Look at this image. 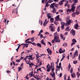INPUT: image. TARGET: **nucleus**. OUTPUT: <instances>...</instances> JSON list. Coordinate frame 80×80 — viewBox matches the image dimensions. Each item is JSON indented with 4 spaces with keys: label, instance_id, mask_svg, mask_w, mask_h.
Masks as SVG:
<instances>
[{
    "label": "nucleus",
    "instance_id": "56",
    "mask_svg": "<svg viewBox=\"0 0 80 80\" xmlns=\"http://www.w3.org/2000/svg\"><path fill=\"white\" fill-rule=\"evenodd\" d=\"M54 41L55 43H57V42H58V40L57 39H55Z\"/></svg>",
    "mask_w": 80,
    "mask_h": 80
},
{
    "label": "nucleus",
    "instance_id": "39",
    "mask_svg": "<svg viewBox=\"0 0 80 80\" xmlns=\"http://www.w3.org/2000/svg\"><path fill=\"white\" fill-rule=\"evenodd\" d=\"M64 80H67V79H66V77H67V75L66 74H64Z\"/></svg>",
    "mask_w": 80,
    "mask_h": 80
},
{
    "label": "nucleus",
    "instance_id": "46",
    "mask_svg": "<svg viewBox=\"0 0 80 80\" xmlns=\"http://www.w3.org/2000/svg\"><path fill=\"white\" fill-rule=\"evenodd\" d=\"M57 31L58 32H60V27H58L57 28Z\"/></svg>",
    "mask_w": 80,
    "mask_h": 80
},
{
    "label": "nucleus",
    "instance_id": "27",
    "mask_svg": "<svg viewBox=\"0 0 80 80\" xmlns=\"http://www.w3.org/2000/svg\"><path fill=\"white\" fill-rule=\"evenodd\" d=\"M61 24L62 25V26H64L65 25V23L64 22H61Z\"/></svg>",
    "mask_w": 80,
    "mask_h": 80
},
{
    "label": "nucleus",
    "instance_id": "62",
    "mask_svg": "<svg viewBox=\"0 0 80 80\" xmlns=\"http://www.w3.org/2000/svg\"><path fill=\"white\" fill-rule=\"evenodd\" d=\"M62 76V73H60L59 74V77H61Z\"/></svg>",
    "mask_w": 80,
    "mask_h": 80
},
{
    "label": "nucleus",
    "instance_id": "5",
    "mask_svg": "<svg viewBox=\"0 0 80 80\" xmlns=\"http://www.w3.org/2000/svg\"><path fill=\"white\" fill-rule=\"evenodd\" d=\"M72 43H71V46L72 47L73 45H75V43H77V40H76L75 39H73L72 40Z\"/></svg>",
    "mask_w": 80,
    "mask_h": 80
},
{
    "label": "nucleus",
    "instance_id": "51",
    "mask_svg": "<svg viewBox=\"0 0 80 80\" xmlns=\"http://www.w3.org/2000/svg\"><path fill=\"white\" fill-rule=\"evenodd\" d=\"M51 70H52V72H53L54 70V68H53H53H52Z\"/></svg>",
    "mask_w": 80,
    "mask_h": 80
},
{
    "label": "nucleus",
    "instance_id": "13",
    "mask_svg": "<svg viewBox=\"0 0 80 80\" xmlns=\"http://www.w3.org/2000/svg\"><path fill=\"white\" fill-rule=\"evenodd\" d=\"M48 21L47 22L46 21V22H44L43 23V25L44 27H45V26H46V25H47V24H48Z\"/></svg>",
    "mask_w": 80,
    "mask_h": 80
},
{
    "label": "nucleus",
    "instance_id": "25",
    "mask_svg": "<svg viewBox=\"0 0 80 80\" xmlns=\"http://www.w3.org/2000/svg\"><path fill=\"white\" fill-rule=\"evenodd\" d=\"M64 54H64V53L62 54L63 57L62 58H61L60 62H62V60H63L64 58H65V56H64Z\"/></svg>",
    "mask_w": 80,
    "mask_h": 80
},
{
    "label": "nucleus",
    "instance_id": "21",
    "mask_svg": "<svg viewBox=\"0 0 80 80\" xmlns=\"http://www.w3.org/2000/svg\"><path fill=\"white\" fill-rule=\"evenodd\" d=\"M29 75L30 77H33V71H32L31 72H30Z\"/></svg>",
    "mask_w": 80,
    "mask_h": 80
},
{
    "label": "nucleus",
    "instance_id": "36",
    "mask_svg": "<svg viewBox=\"0 0 80 80\" xmlns=\"http://www.w3.org/2000/svg\"><path fill=\"white\" fill-rule=\"evenodd\" d=\"M80 74L79 73V72H77V75L78 78H79V77H80Z\"/></svg>",
    "mask_w": 80,
    "mask_h": 80
},
{
    "label": "nucleus",
    "instance_id": "50",
    "mask_svg": "<svg viewBox=\"0 0 80 80\" xmlns=\"http://www.w3.org/2000/svg\"><path fill=\"white\" fill-rule=\"evenodd\" d=\"M24 45V44H21L20 46H19L18 47V48L17 49L19 50V48H20V47L21 45Z\"/></svg>",
    "mask_w": 80,
    "mask_h": 80
},
{
    "label": "nucleus",
    "instance_id": "6",
    "mask_svg": "<svg viewBox=\"0 0 80 80\" xmlns=\"http://www.w3.org/2000/svg\"><path fill=\"white\" fill-rule=\"evenodd\" d=\"M70 33L72 34V35L73 36H75V31H74V30L72 29L70 31Z\"/></svg>",
    "mask_w": 80,
    "mask_h": 80
},
{
    "label": "nucleus",
    "instance_id": "20",
    "mask_svg": "<svg viewBox=\"0 0 80 80\" xmlns=\"http://www.w3.org/2000/svg\"><path fill=\"white\" fill-rule=\"evenodd\" d=\"M28 57H29V58H28V60H32V58H33V57H32V56H28Z\"/></svg>",
    "mask_w": 80,
    "mask_h": 80
},
{
    "label": "nucleus",
    "instance_id": "49",
    "mask_svg": "<svg viewBox=\"0 0 80 80\" xmlns=\"http://www.w3.org/2000/svg\"><path fill=\"white\" fill-rule=\"evenodd\" d=\"M59 12H60L61 13H62L63 12L62 10V9H60L59 11Z\"/></svg>",
    "mask_w": 80,
    "mask_h": 80
},
{
    "label": "nucleus",
    "instance_id": "30",
    "mask_svg": "<svg viewBox=\"0 0 80 80\" xmlns=\"http://www.w3.org/2000/svg\"><path fill=\"white\" fill-rule=\"evenodd\" d=\"M30 40L32 42H33V41H35V39L33 38H30Z\"/></svg>",
    "mask_w": 80,
    "mask_h": 80
},
{
    "label": "nucleus",
    "instance_id": "17",
    "mask_svg": "<svg viewBox=\"0 0 80 80\" xmlns=\"http://www.w3.org/2000/svg\"><path fill=\"white\" fill-rule=\"evenodd\" d=\"M52 63L53 64V65H54V63H53V62H51V66L49 67V68H48L50 69H51L52 68Z\"/></svg>",
    "mask_w": 80,
    "mask_h": 80
},
{
    "label": "nucleus",
    "instance_id": "9",
    "mask_svg": "<svg viewBox=\"0 0 80 80\" xmlns=\"http://www.w3.org/2000/svg\"><path fill=\"white\" fill-rule=\"evenodd\" d=\"M72 1L73 3H74L72 4V6H74V5H76V4L75 3H78V0H73Z\"/></svg>",
    "mask_w": 80,
    "mask_h": 80
},
{
    "label": "nucleus",
    "instance_id": "28",
    "mask_svg": "<svg viewBox=\"0 0 80 80\" xmlns=\"http://www.w3.org/2000/svg\"><path fill=\"white\" fill-rule=\"evenodd\" d=\"M53 0H49L47 2H48V3H51L53 2Z\"/></svg>",
    "mask_w": 80,
    "mask_h": 80
},
{
    "label": "nucleus",
    "instance_id": "35",
    "mask_svg": "<svg viewBox=\"0 0 80 80\" xmlns=\"http://www.w3.org/2000/svg\"><path fill=\"white\" fill-rule=\"evenodd\" d=\"M76 15H78L79 14V13H80V12H78L77 11V10H76Z\"/></svg>",
    "mask_w": 80,
    "mask_h": 80
},
{
    "label": "nucleus",
    "instance_id": "31",
    "mask_svg": "<svg viewBox=\"0 0 80 80\" xmlns=\"http://www.w3.org/2000/svg\"><path fill=\"white\" fill-rule=\"evenodd\" d=\"M58 18H59V15H58V16H57L55 18V20H57V21H58V19H58Z\"/></svg>",
    "mask_w": 80,
    "mask_h": 80
},
{
    "label": "nucleus",
    "instance_id": "18",
    "mask_svg": "<svg viewBox=\"0 0 80 80\" xmlns=\"http://www.w3.org/2000/svg\"><path fill=\"white\" fill-rule=\"evenodd\" d=\"M64 46H65L64 47H67V43L66 42H64V44L62 45V46L64 47Z\"/></svg>",
    "mask_w": 80,
    "mask_h": 80
},
{
    "label": "nucleus",
    "instance_id": "43",
    "mask_svg": "<svg viewBox=\"0 0 80 80\" xmlns=\"http://www.w3.org/2000/svg\"><path fill=\"white\" fill-rule=\"evenodd\" d=\"M69 65L68 66V68L69 70L70 69V68H71V65H70V63L69 64Z\"/></svg>",
    "mask_w": 80,
    "mask_h": 80
},
{
    "label": "nucleus",
    "instance_id": "3",
    "mask_svg": "<svg viewBox=\"0 0 80 80\" xmlns=\"http://www.w3.org/2000/svg\"><path fill=\"white\" fill-rule=\"evenodd\" d=\"M73 23V21L71 20H69L68 21H67V22L65 24V26H69L70 25V23Z\"/></svg>",
    "mask_w": 80,
    "mask_h": 80
},
{
    "label": "nucleus",
    "instance_id": "60",
    "mask_svg": "<svg viewBox=\"0 0 80 80\" xmlns=\"http://www.w3.org/2000/svg\"><path fill=\"white\" fill-rule=\"evenodd\" d=\"M59 67H61V65H62V63L61 62H60L59 64Z\"/></svg>",
    "mask_w": 80,
    "mask_h": 80
},
{
    "label": "nucleus",
    "instance_id": "33",
    "mask_svg": "<svg viewBox=\"0 0 80 80\" xmlns=\"http://www.w3.org/2000/svg\"><path fill=\"white\" fill-rule=\"evenodd\" d=\"M36 45H37V46L38 47V46L41 48L42 47V46L40 45V44L39 43H38Z\"/></svg>",
    "mask_w": 80,
    "mask_h": 80
},
{
    "label": "nucleus",
    "instance_id": "38",
    "mask_svg": "<svg viewBox=\"0 0 80 80\" xmlns=\"http://www.w3.org/2000/svg\"><path fill=\"white\" fill-rule=\"evenodd\" d=\"M54 23L56 25H58V22H57L55 21L54 22Z\"/></svg>",
    "mask_w": 80,
    "mask_h": 80
},
{
    "label": "nucleus",
    "instance_id": "45",
    "mask_svg": "<svg viewBox=\"0 0 80 80\" xmlns=\"http://www.w3.org/2000/svg\"><path fill=\"white\" fill-rule=\"evenodd\" d=\"M66 19L67 21H68L69 20H70V18L69 17L67 18Z\"/></svg>",
    "mask_w": 80,
    "mask_h": 80
},
{
    "label": "nucleus",
    "instance_id": "22",
    "mask_svg": "<svg viewBox=\"0 0 80 80\" xmlns=\"http://www.w3.org/2000/svg\"><path fill=\"white\" fill-rule=\"evenodd\" d=\"M50 20L51 23H53V20H54V19L53 18H51L50 19Z\"/></svg>",
    "mask_w": 80,
    "mask_h": 80
},
{
    "label": "nucleus",
    "instance_id": "11",
    "mask_svg": "<svg viewBox=\"0 0 80 80\" xmlns=\"http://www.w3.org/2000/svg\"><path fill=\"white\" fill-rule=\"evenodd\" d=\"M65 0H62L59 2V5H63V2L65 1Z\"/></svg>",
    "mask_w": 80,
    "mask_h": 80
},
{
    "label": "nucleus",
    "instance_id": "4",
    "mask_svg": "<svg viewBox=\"0 0 80 80\" xmlns=\"http://www.w3.org/2000/svg\"><path fill=\"white\" fill-rule=\"evenodd\" d=\"M52 25H53V24H51V25L50 26V30L51 31L53 32L55 31V28Z\"/></svg>",
    "mask_w": 80,
    "mask_h": 80
},
{
    "label": "nucleus",
    "instance_id": "15",
    "mask_svg": "<svg viewBox=\"0 0 80 80\" xmlns=\"http://www.w3.org/2000/svg\"><path fill=\"white\" fill-rule=\"evenodd\" d=\"M74 55H76L77 57H78V51L77 50L75 51V52L74 53Z\"/></svg>",
    "mask_w": 80,
    "mask_h": 80
},
{
    "label": "nucleus",
    "instance_id": "14",
    "mask_svg": "<svg viewBox=\"0 0 80 80\" xmlns=\"http://www.w3.org/2000/svg\"><path fill=\"white\" fill-rule=\"evenodd\" d=\"M51 15V13H48L47 14V17H48V18H51V16H50Z\"/></svg>",
    "mask_w": 80,
    "mask_h": 80
},
{
    "label": "nucleus",
    "instance_id": "59",
    "mask_svg": "<svg viewBox=\"0 0 80 80\" xmlns=\"http://www.w3.org/2000/svg\"><path fill=\"white\" fill-rule=\"evenodd\" d=\"M50 69H49V68H48V69H47V72H50Z\"/></svg>",
    "mask_w": 80,
    "mask_h": 80
},
{
    "label": "nucleus",
    "instance_id": "2",
    "mask_svg": "<svg viewBox=\"0 0 80 80\" xmlns=\"http://www.w3.org/2000/svg\"><path fill=\"white\" fill-rule=\"evenodd\" d=\"M75 7L74 6H72V8L71 9H68L67 10V12H71L72 11V12H74L75 11Z\"/></svg>",
    "mask_w": 80,
    "mask_h": 80
},
{
    "label": "nucleus",
    "instance_id": "41",
    "mask_svg": "<svg viewBox=\"0 0 80 80\" xmlns=\"http://www.w3.org/2000/svg\"><path fill=\"white\" fill-rule=\"evenodd\" d=\"M18 69H19L18 70V72H20V70H21L22 69V68H21V67H19L18 68Z\"/></svg>",
    "mask_w": 80,
    "mask_h": 80
},
{
    "label": "nucleus",
    "instance_id": "52",
    "mask_svg": "<svg viewBox=\"0 0 80 80\" xmlns=\"http://www.w3.org/2000/svg\"><path fill=\"white\" fill-rule=\"evenodd\" d=\"M4 21H3V22H5V25H7V23H6V21H7V20H6V19L5 18L4 19Z\"/></svg>",
    "mask_w": 80,
    "mask_h": 80
},
{
    "label": "nucleus",
    "instance_id": "23",
    "mask_svg": "<svg viewBox=\"0 0 80 80\" xmlns=\"http://www.w3.org/2000/svg\"><path fill=\"white\" fill-rule=\"evenodd\" d=\"M75 15H76V13H75L74 12L72 13V17L74 18V17H75Z\"/></svg>",
    "mask_w": 80,
    "mask_h": 80
},
{
    "label": "nucleus",
    "instance_id": "53",
    "mask_svg": "<svg viewBox=\"0 0 80 80\" xmlns=\"http://www.w3.org/2000/svg\"><path fill=\"white\" fill-rule=\"evenodd\" d=\"M32 45H34V46H36V45H37V44H36V43H35V42H33L32 43Z\"/></svg>",
    "mask_w": 80,
    "mask_h": 80
},
{
    "label": "nucleus",
    "instance_id": "55",
    "mask_svg": "<svg viewBox=\"0 0 80 80\" xmlns=\"http://www.w3.org/2000/svg\"><path fill=\"white\" fill-rule=\"evenodd\" d=\"M34 78H35L36 79V80H38L39 79V78H36V76H34Z\"/></svg>",
    "mask_w": 80,
    "mask_h": 80
},
{
    "label": "nucleus",
    "instance_id": "34",
    "mask_svg": "<svg viewBox=\"0 0 80 80\" xmlns=\"http://www.w3.org/2000/svg\"><path fill=\"white\" fill-rule=\"evenodd\" d=\"M55 39L58 40L59 39V38L57 36H55L54 37V40H55Z\"/></svg>",
    "mask_w": 80,
    "mask_h": 80
},
{
    "label": "nucleus",
    "instance_id": "26",
    "mask_svg": "<svg viewBox=\"0 0 80 80\" xmlns=\"http://www.w3.org/2000/svg\"><path fill=\"white\" fill-rule=\"evenodd\" d=\"M49 6H50V5L48 4V2H47L45 6V7H48Z\"/></svg>",
    "mask_w": 80,
    "mask_h": 80
},
{
    "label": "nucleus",
    "instance_id": "12",
    "mask_svg": "<svg viewBox=\"0 0 80 80\" xmlns=\"http://www.w3.org/2000/svg\"><path fill=\"white\" fill-rule=\"evenodd\" d=\"M41 43H42V44L44 45H45V46H46V44H45V42H44V39H42L41 41Z\"/></svg>",
    "mask_w": 80,
    "mask_h": 80
},
{
    "label": "nucleus",
    "instance_id": "57",
    "mask_svg": "<svg viewBox=\"0 0 80 80\" xmlns=\"http://www.w3.org/2000/svg\"><path fill=\"white\" fill-rule=\"evenodd\" d=\"M75 57H76V56L75 55H74V56L72 58V60H73V59H74V58H75Z\"/></svg>",
    "mask_w": 80,
    "mask_h": 80
},
{
    "label": "nucleus",
    "instance_id": "8",
    "mask_svg": "<svg viewBox=\"0 0 80 80\" xmlns=\"http://www.w3.org/2000/svg\"><path fill=\"white\" fill-rule=\"evenodd\" d=\"M47 50L48 52V53L49 54V55H51L52 53V50L48 48L47 49Z\"/></svg>",
    "mask_w": 80,
    "mask_h": 80
},
{
    "label": "nucleus",
    "instance_id": "47",
    "mask_svg": "<svg viewBox=\"0 0 80 80\" xmlns=\"http://www.w3.org/2000/svg\"><path fill=\"white\" fill-rule=\"evenodd\" d=\"M57 32H55L54 33V37L56 36V37H57Z\"/></svg>",
    "mask_w": 80,
    "mask_h": 80
},
{
    "label": "nucleus",
    "instance_id": "40",
    "mask_svg": "<svg viewBox=\"0 0 80 80\" xmlns=\"http://www.w3.org/2000/svg\"><path fill=\"white\" fill-rule=\"evenodd\" d=\"M69 28H70V27H68L65 29V30L66 31H68V29H69Z\"/></svg>",
    "mask_w": 80,
    "mask_h": 80
},
{
    "label": "nucleus",
    "instance_id": "32",
    "mask_svg": "<svg viewBox=\"0 0 80 80\" xmlns=\"http://www.w3.org/2000/svg\"><path fill=\"white\" fill-rule=\"evenodd\" d=\"M68 1H67L66 3H65L64 5L65 7H67V6H68Z\"/></svg>",
    "mask_w": 80,
    "mask_h": 80
},
{
    "label": "nucleus",
    "instance_id": "61",
    "mask_svg": "<svg viewBox=\"0 0 80 80\" xmlns=\"http://www.w3.org/2000/svg\"><path fill=\"white\" fill-rule=\"evenodd\" d=\"M65 52V50L63 49V51H62V53H64Z\"/></svg>",
    "mask_w": 80,
    "mask_h": 80
},
{
    "label": "nucleus",
    "instance_id": "54",
    "mask_svg": "<svg viewBox=\"0 0 80 80\" xmlns=\"http://www.w3.org/2000/svg\"><path fill=\"white\" fill-rule=\"evenodd\" d=\"M64 26H61V28L62 30H63V29L64 28Z\"/></svg>",
    "mask_w": 80,
    "mask_h": 80
},
{
    "label": "nucleus",
    "instance_id": "58",
    "mask_svg": "<svg viewBox=\"0 0 80 80\" xmlns=\"http://www.w3.org/2000/svg\"><path fill=\"white\" fill-rule=\"evenodd\" d=\"M58 5V4H55L54 7H55V8H57Z\"/></svg>",
    "mask_w": 80,
    "mask_h": 80
},
{
    "label": "nucleus",
    "instance_id": "48",
    "mask_svg": "<svg viewBox=\"0 0 80 80\" xmlns=\"http://www.w3.org/2000/svg\"><path fill=\"white\" fill-rule=\"evenodd\" d=\"M77 63V61H73V63L74 64H76V63Z\"/></svg>",
    "mask_w": 80,
    "mask_h": 80
},
{
    "label": "nucleus",
    "instance_id": "16",
    "mask_svg": "<svg viewBox=\"0 0 80 80\" xmlns=\"http://www.w3.org/2000/svg\"><path fill=\"white\" fill-rule=\"evenodd\" d=\"M28 56H27L26 57L24 58L23 60H25L26 63H27V58H28Z\"/></svg>",
    "mask_w": 80,
    "mask_h": 80
},
{
    "label": "nucleus",
    "instance_id": "64",
    "mask_svg": "<svg viewBox=\"0 0 80 80\" xmlns=\"http://www.w3.org/2000/svg\"><path fill=\"white\" fill-rule=\"evenodd\" d=\"M42 3H44V2H45V0H42Z\"/></svg>",
    "mask_w": 80,
    "mask_h": 80
},
{
    "label": "nucleus",
    "instance_id": "42",
    "mask_svg": "<svg viewBox=\"0 0 80 80\" xmlns=\"http://www.w3.org/2000/svg\"><path fill=\"white\" fill-rule=\"evenodd\" d=\"M73 68H71V70H70V72L71 73H72V72H73Z\"/></svg>",
    "mask_w": 80,
    "mask_h": 80
},
{
    "label": "nucleus",
    "instance_id": "44",
    "mask_svg": "<svg viewBox=\"0 0 80 80\" xmlns=\"http://www.w3.org/2000/svg\"><path fill=\"white\" fill-rule=\"evenodd\" d=\"M57 20L60 22H62V19L61 18H59L58 19H57Z\"/></svg>",
    "mask_w": 80,
    "mask_h": 80
},
{
    "label": "nucleus",
    "instance_id": "10",
    "mask_svg": "<svg viewBox=\"0 0 80 80\" xmlns=\"http://www.w3.org/2000/svg\"><path fill=\"white\" fill-rule=\"evenodd\" d=\"M50 75H51L52 77H54V79H53V80H55V73L54 72H53V74H52V73H50Z\"/></svg>",
    "mask_w": 80,
    "mask_h": 80
},
{
    "label": "nucleus",
    "instance_id": "63",
    "mask_svg": "<svg viewBox=\"0 0 80 80\" xmlns=\"http://www.w3.org/2000/svg\"><path fill=\"white\" fill-rule=\"evenodd\" d=\"M35 32V31L33 30H32L31 31V33L32 34V33H34V32Z\"/></svg>",
    "mask_w": 80,
    "mask_h": 80
},
{
    "label": "nucleus",
    "instance_id": "37",
    "mask_svg": "<svg viewBox=\"0 0 80 80\" xmlns=\"http://www.w3.org/2000/svg\"><path fill=\"white\" fill-rule=\"evenodd\" d=\"M21 59H18L16 60L15 61L16 62H20V60H21Z\"/></svg>",
    "mask_w": 80,
    "mask_h": 80
},
{
    "label": "nucleus",
    "instance_id": "19",
    "mask_svg": "<svg viewBox=\"0 0 80 80\" xmlns=\"http://www.w3.org/2000/svg\"><path fill=\"white\" fill-rule=\"evenodd\" d=\"M60 66H57V68H58L57 69H56L57 71H59V72H60Z\"/></svg>",
    "mask_w": 80,
    "mask_h": 80
},
{
    "label": "nucleus",
    "instance_id": "29",
    "mask_svg": "<svg viewBox=\"0 0 80 80\" xmlns=\"http://www.w3.org/2000/svg\"><path fill=\"white\" fill-rule=\"evenodd\" d=\"M62 49L61 48H60L59 49V53H60V54H61V53H62Z\"/></svg>",
    "mask_w": 80,
    "mask_h": 80
},
{
    "label": "nucleus",
    "instance_id": "24",
    "mask_svg": "<svg viewBox=\"0 0 80 80\" xmlns=\"http://www.w3.org/2000/svg\"><path fill=\"white\" fill-rule=\"evenodd\" d=\"M78 24H76L75 27H74L75 29H78Z\"/></svg>",
    "mask_w": 80,
    "mask_h": 80
},
{
    "label": "nucleus",
    "instance_id": "7",
    "mask_svg": "<svg viewBox=\"0 0 80 80\" xmlns=\"http://www.w3.org/2000/svg\"><path fill=\"white\" fill-rule=\"evenodd\" d=\"M42 61H41L38 62L37 63V66H36V68H37V67H39V66H40V65H42Z\"/></svg>",
    "mask_w": 80,
    "mask_h": 80
},
{
    "label": "nucleus",
    "instance_id": "1",
    "mask_svg": "<svg viewBox=\"0 0 80 80\" xmlns=\"http://www.w3.org/2000/svg\"><path fill=\"white\" fill-rule=\"evenodd\" d=\"M55 3H56L55 2L51 4L50 6V8H52V11L51 12L53 13L56 12V10H56L55 8L54 7H55Z\"/></svg>",
    "mask_w": 80,
    "mask_h": 80
}]
</instances>
